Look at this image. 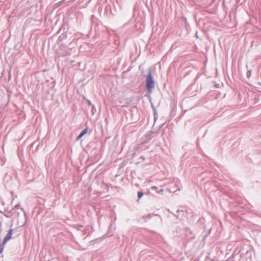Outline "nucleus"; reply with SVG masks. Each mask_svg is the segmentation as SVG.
Returning <instances> with one entry per match:
<instances>
[{"label": "nucleus", "mask_w": 261, "mask_h": 261, "mask_svg": "<svg viewBox=\"0 0 261 261\" xmlns=\"http://www.w3.org/2000/svg\"><path fill=\"white\" fill-rule=\"evenodd\" d=\"M146 86L147 91L151 92L154 87V83L150 71H149L146 79Z\"/></svg>", "instance_id": "obj_1"}, {"label": "nucleus", "mask_w": 261, "mask_h": 261, "mask_svg": "<svg viewBox=\"0 0 261 261\" xmlns=\"http://www.w3.org/2000/svg\"><path fill=\"white\" fill-rule=\"evenodd\" d=\"M150 190L152 191H154L156 193H159L160 194H162L164 190L163 189L162 187H156V186H153L151 187L150 189Z\"/></svg>", "instance_id": "obj_2"}, {"label": "nucleus", "mask_w": 261, "mask_h": 261, "mask_svg": "<svg viewBox=\"0 0 261 261\" xmlns=\"http://www.w3.org/2000/svg\"><path fill=\"white\" fill-rule=\"evenodd\" d=\"M12 233L13 229L11 228L9 230L8 233L6 235L3 241H4V243H6L8 241H9L12 238Z\"/></svg>", "instance_id": "obj_3"}, {"label": "nucleus", "mask_w": 261, "mask_h": 261, "mask_svg": "<svg viewBox=\"0 0 261 261\" xmlns=\"http://www.w3.org/2000/svg\"><path fill=\"white\" fill-rule=\"evenodd\" d=\"M87 133V128H85L83 129L80 135L77 136L76 140H80L85 134H86Z\"/></svg>", "instance_id": "obj_4"}, {"label": "nucleus", "mask_w": 261, "mask_h": 261, "mask_svg": "<svg viewBox=\"0 0 261 261\" xmlns=\"http://www.w3.org/2000/svg\"><path fill=\"white\" fill-rule=\"evenodd\" d=\"M116 229L115 225L112 223L109 226V231L110 232L114 231Z\"/></svg>", "instance_id": "obj_5"}, {"label": "nucleus", "mask_w": 261, "mask_h": 261, "mask_svg": "<svg viewBox=\"0 0 261 261\" xmlns=\"http://www.w3.org/2000/svg\"><path fill=\"white\" fill-rule=\"evenodd\" d=\"M5 244L6 243H4V241L2 243L0 244V254L3 252L4 249L5 248Z\"/></svg>", "instance_id": "obj_6"}, {"label": "nucleus", "mask_w": 261, "mask_h": 261, "mask_svg": "<svg viewBox=\"0 0 261 261\" xmlns=\"http://www.w3.org/2000/svg\"><path fill=\"white\" fill-rule=\"evenodd\" d=\"M143 195V193L141 192V191H139L138 192V198L139 199H140Z\"/></svg>", "instance_id": "obj_7"}, {"label": "nucleus", "mask_w": 261, "mask_h": 261, "mask_svg": "<svg viewBox=\"0 0 261 261\" xmlns=\"http://www.w3.org/2000/svg\"><path fill=\"white\" fill-rule=\"evenodd\" d=\"M251 75V71H248L247 73V75L248 77L250 76Z\"/></svg>", "instance_id": "obj_8"}, {"label": "nucleus", "mask_w": 261, "mask_h": 261, "mask_svg": "<svg viewBox=\"0 0 261 261\" xmlns=\"http://www.w3.org/2000/svg\"><path fill=\"white\" fill-rule=\"evenodd\" d=\"M140 159H141L143 161L145 160V157L143 155L141 156Z\"/></svg>", "instance_id": "obj_9"}, {"label": "nucleus", "mask_w": 261, "mask_h": 261, "mask_svg": "<svg viewBox=\"0 0 261 261\" xmlns=\"http://www.w3.org/2000/svg\"><path fill=\"white\" fill-rule=\"evenodd\" d=\"M18 206H19V205H18V204H17V205L15 206V208H18Z\"/></svg>", "instance_id": "obj_10"}, {"label": "nucleus", "mask_w": 261, "mask_h": 261, "mask_svg": "<svg viewBox=\"0 0 261 261\" xmlns=\"http://www.w3.org/2000/svg\"><path fill=\"white\" fill-rule=\"evenodd\" d=\"M92 109H95L94 106H92Z\"/></svg>", "instance_id": "obj_11"}]
</instances>
